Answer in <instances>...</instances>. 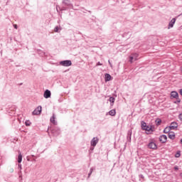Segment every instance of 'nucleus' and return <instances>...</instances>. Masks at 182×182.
Here are the masks:
<instances>
[{
    "label": "nucleus",
    "instance_id": "obj_1",
    "mask_svg": "<svg viewBox=\"0 0 182 182\" xmlns=\"http://www.w3.org/2000/svg\"><path fill=\"white\" fill-rule=\"evenodd\" d=\"M141 129L143 130H146V132H148L149 133L153 132L151 126H147V124L144 122H141Z\"/></svg>",
    "mask_w": 182,
    "mask_h": 182
},
{
    "label": "nucleus",
    "instance_id": "obj_2",
    "mask_svg": "<svg viewBox=\"0 0 182 182\" xmlns=\"http://www.w3.org/2000/svg\"><path fill=\"white\" fill-rule=\"evenodd\" d=\"M60 65L65 67L72 66V61L69 60H63L60 63Z\"/></svg>",
    "mask_w": 182,
    "mask_h": 182
},
{
    "label": "nucleus",
    "instance_id": "obj_3",
    "mask_svg": "<svg viewBox=\"0 0 182 182\" xmlns=\"http://www.w3.org/2000/svg\"><path fill=\"white\" fill-rule=\"evenodd\" d=\"M62 4L64 6H68V8H73V5L70 2V0H63Z\"/></svg>",
    "mask_w": 182,
    "mask_h": 182
},
{
    "label": "nucleus",
    "instance_id": "obj_4",
    "mask_svg": "<svg viewBox=\"0 0 182 182\" xmlns=\"http://www.w3.org/2000/svg\"><path fill=\"white\" fill-rule=\"evenodd\" d=\"M137 58H139V54H137V53L132 54L129 56V62H130V63H133V62H135V60H137Z\"/></svg>",
    "mask_w": 182,
    "mask_h": 182
},
{
    "label": "nucleus",
    "instance_id": "obj_5",
    "mask_svg": "<svg viewBox=\"0 0 182 182\" xmlns=\"http://www.w3.org/2000/svg\"><path fill=\"white\" fill-rule=\"evenodd\" d=\"M41 113H42V107L41 106H38L33 112V114L38 116V114H41Z\"/></svg>",
    "mask_w": 182,
    "mask_h": 182
},
{
    "label": "nucleus",
    "instance_id": "obj_6",
    "mask_svg": "<svg viewBox=\"0 0 182 182\" xmlns=\"http://www.w3.org/2000/svg\"><path fill=\"white\" fill-rule=\"evenodd\" d=\"M169 127H171V130H177V127H178V124H177V122H171Z\"/></svg>",
    "mask_w": 182,
    "mask_h": 182
},
{
    "label": "nucleus",
    "instance_id": "obj_7",
    "mask_svg": "<svg viewBox=\"0 0 182 182\" xmlns=\"http://www.w3.org/2000/svg\"><path fill=\"white\" fill-rule=\"evenodd\" d=\"M51 95L52 94L50 93V91L49 90H46L44 92L43 97H45V99H49V97H50Z\"/></svg>",
    "mask_w": 182,
    "mask_h": 182
},
{
    "label": "nucleus",
    "instance_id": "obj_8",
    "mask_svg": "<svg viewBox=\"0 0 182 182\" xmlns=\"http://www.w3.org/2000/svg\"><path fill=\"white\" fill-rule=\"evenodd\" d=\"M97 143H99V139L94 137L91 141V146H92V147H95L96 144H97Z\"/></svg>",
    "mask_w": 182,
    "mask_h": 182
},
{
    "label": "nucleus",
    "instance_id": "obj_9",
    "mask_svg": "<svg viewBox=\"0 0 182 182\" xmlns=\"http://www.w3.org/2000/svg\"><path fill=\"white\" fill-rule=\"evenodd\" d=\"M149 149H152L153 150H156L157 149V145L154 142H150L148 144Z\"/></svg>",
    "mask_w": 182,
    "mask_h": 182
},
{
    "label": "nucleus",
    "instance_id": "obj_10",
    "mask_svg": "<svg viewBox=\"0 0 182 182\" xmlns=\"http://www.w3.org/2000/svg\"><path fill=\"white\" fill-rule=\"evenodd\" d=\"M171 99H177L178 97V93L176 91H173L171 92Z\"/></svg>",
    "mask_w": 182,
    "mask_h": 182
},
{
    "label": "nucleus",
    "instance_id": "obj_11",
    "mask_svg": "<svg viewBox=\"0 0 182 182\" xmlns=\"http://www.w3.org/2000/svg\"><path fill=\"white\" fill-rule=\"evenodd\" d=\"M159 140H160L161 143H166V141H167V136L161 135L159 137Z\"/></svg>",
    "mask_w": 182,
    "mask_h": 182
},
{
    "label": "nucleus",
    "instance_id": "obj_12",
    "mask_svg": "<svg viewBox=\"0 0 182 182\" xmlns=\"http://www.w3.org/2000/svg\"><path fill=\"white\" fill-rule=\"evenodd\" d=\"M175 23H176V18H173L171 19V21L168 23V28H173Z\"/></svg>",
    "mask_w": 182,
    "mask_h": 182
},
{
    "label": "nucleus",
    "instance_id": "obj_13",
    "mask_svg": "<svg viewBox=\"0 0 182 182\" xmlns=\"http://www.w3.org/2000/svg\"><path fill=\"white\" fill-rule=\"evenodd\" d=\"M168 137L171 140H174L176 139V134H174V132H171L168 133Z\"/></svg>",
    "mask_w": 182,
    "mask_h": 182
},
{
    "label": "nucleus",
    "instance_id": "obj_14",
    "mask_svg": "<svg viewBox=\"0 0 182 182\" xmlns=\"http://www.w3.org/2000/svg\"><path fill=\"white\" fill-rule=\"evenodd\" d=\"M105 82H110V80H112V75H110V74H105Z\"/></svg>",
    "mask_w": 182,
    "mask_h": 182
},
{
    "label": "nucleus",
    "instance_id": "obj_15",
    "mask_svg": "<svg viewBox=\"0 0 182 182\" xmlns=\"http://www.w3.org/2000/svg\"><path fill=\"white\" fill-rule=\"evenodd\" d=\"M55 119L56 117H55V114H53L50 119V122L53 123V124H56V121L55 120Z\"/></svg>",
    "mask_w": 182,
    "mask_h": 182
},
{
    "label": "nucleus",
    "instance_id": "obj_16",
    "mask_svg": "<svg viewBox=\"0 0 182 182\" xmlns=\"http://www.w3.org/2000/svg\"><path fill=\"white\" fill-rule=\"evenodd\" d=\"M171 128L170 127H166L164 130V133L169 134L171 132Z\"/></svg>",
    "mask_w": 182,
    "mask_h": 182
},
{
    "label": "nucleus",
    "instance_id": "obj_17",
    "mask_svg": "<svg viewBox=\"0 0 182 182\" xmlns=\"http://www.w3.org/2000/svg\"><path fill=\"white\" fill-rule=\"evenodd\" d=\"M109 116H116V110L112 109L109 112Z\"/></svg>",
    "mask_w": 182,
    "mask_h": 182
},
{
    "label": "nucleus",
    "instance_id": "obj_18",
    "mask_svg": "<svg viewBox=\"0 0 182 182\" xmlns=\"http://www.w3.org/2000/svg\"><path fill=\"white\" fill-rule=\"evenodd\" d=\"M114 97H110L109 99V102H110L111 103V106H113V105H114Z\"/></svg>",
    "mask_w": 182,
    "mask_h": 182
},
{
    "label": "nucleus",
    "instance_id": "obj_19",
    "mask_svg": "<svg viewBox=\"0 0 182 182\" xmlns=\"http://www.w3.org/2000/svg\"><path fill=\"white\" fill-rule=\"evenodd\" d=\"M59 29H60V31H62V28H60V26H56V27H55V28H54V32H55V33H59Z\"/></svg>",
    "mask_w": 182,
    "mask_h": 182
},
{
    "label": "nucleus",
    "instance_id": "obj_20",
    "mask_svg": "<svg viewBox=\"0 0 182 182\" xmlns=\"http://www.w3.org/2000/svg\"><path fill=\"white\" fill-rule=\"evenodd\" d=\"M18 163H22V154L20 153L18 156Z\"/></svg>",
    "mask_w": 182,
    "mask_h": 182
},
{
    "label": "nucleus",
    "instance_id": "obj_21",
    "mask_svg": "<svg viewBox=\"0 0 182 182\" xmlns=\"http://www.w3.org/2000/svg\"><path fill=\"white\" fill-rule=\"evenodd\" d=\"M180 156H181V151H178L176 152V154H175V157H176V159H178V157H180Z\"/></svg>",
    "mask_w": 182,
    "mask_h": 182
},
{
    "label": "nucleus",
    "instance_id": "obj_22",
    "mask_svg": "<svg viewBox=\"0 0 182 182\" xmlns=\"http://www.w3.org/2000/svg\"><path fill=\"white\" fill-rule=\"evenodd\" d=\"M155 122L157 126H160V124H161V119H156Z\"/></svg>",
    "mask_w": 182,
    "mask_h": 182
},
{
    "label": "nucleus",
    "instance_id": "obj_23",
    "mask_svg": "<svg viewBox=\"0 0 182 182\" xmlns=\"http://www.w3.org/2000/svg\"><path fill=\"white\" fill-rule=\"evenodd\" d=\"M25 124H26V126H31V124H32V123L31 122V121L27 120L25 122Z\"/></svg>",
    "mask_w": 182,
    "mask_h": 182
},
{
    "label": "nucleus",
    "instance_id": "obj_24",
    "mask_svg": "<svg viewBox=\"0 0 182 182\" xmlns=\"http://www.w3.org/2000/svg\"><path fill=\"white\" fill-rule=\"evenodd\" d=\"M178 119L182 122V113L178 115Z\"/></svg>",
    "mask_w": 182,
    "mask_h": 182
},
{
    "label": "nucleus",
    "instance_id": "obj_25",
    "mask_svg": "<svg viewBox=\"0 0 182 182\" xmlns=\"http://www.w3.org/2000/svg\"><path fill=\"white\" fill-rule=\"evenodd\" d=\"M13 26H14V29H18V25L14 24Z\"/></svg>",
    "mask_w": 182,
    "mask_h": 182
},
{
    "label": "nucleus",
    "instance_id": "obj_26",
    "mask_svg": "<svg viewBox=\"0 0 182 182\" xmlns=\"http://www.w3.org/2000/svg\"><path fill=\"white\" fill-rule=\"evenodd\" d=\"M96 66H102V63H100V62H98L96 65Z\"/></svg>",
    "mask_w": 182,
    "mask_h": 182
},
{
    "label": "nucleus",
    "instance_id": "obj_27",
    "mask_svg": "<svg viewBox=\"0 0 182 182\" xmlns=\"http://www.w3.org/2000/svg\"><path fill=\"white\" fill-rule=\"evenodd\" d=\"M108 63L109 64L111 68H113V65H112V63H110V60H108Z\"/></svg>",
    "mask_w": 182,
    "mask_h": 182
},
{
    "label": "nucleus",
    "instance_id": "obj_28",
    "mask_svg": "<svg viewBox=\"0 0 182 182\" xmlns=\"http://www.w3.org/2000/svg\"><path fill=\"white\" fill-rule=\"evenodd\" d=\"M18 168H20V170H22V165L18 164Z\"/></svg>",
    "mask_w": 182,
    "mask_h": 182
},
{
    "label": "nucleus",
    "instance_id": "obj_29",
    "mask_svg": "<svg viewBox=\"0 0 182 182\" xmlns=\"http://www.w3.org/2000/svg\"><path fill=\"white\" fill-rule=\"evenodd\" d=\"M174 170H178V166H176L174 167Z\"/></svg>",
    "mask_w": 182,
    "mask_h": 182
},
{
    "label": "nucleus",
    "instance_id": "obj_30",
    "mask_svg": "<svg viewBox=\"0 0 182 182\" xmlns=\"http://www.w3.org/2000/svg\"><path fill=\"white\" fill-rule=\"evenodd\" d=\"M90 150H92V151L95 150V146L91 147Z\"/></svg>",
    "mask_w": 182,
    "mask_h": 182
},
{
    "label": "nucleus",
    "instance_id": "obj_31",
    "mask_svg": "<svg viewBox=\"0 0 182 182\" xmlns=\"http://www.w3.org/2000/svg\"><path fill=\"white\" fill-rule=\"evenodd\" d=\"M90 173H93V168H90Z\"/></svg>",
    "mask_w": 182,
    "mask_h": 182
},
{
    "label": "nucleus",
    "instance_id": "obj_32",
    "mask_svg": "<svg viewBox=\"0 0 182 182\" xmlns=\"http://www.w3.org/2000/svg\"><path fill=\"white\" fill-rule=\"evenodd\" d=\"M91 175H92V173L90 172L89 174H88V177H90Z\"/></svg>",
    "mask_w": 182,
    "mask_h": 182
},
{
    "label": "nucleus",
    "instance_id": "obj_33",
    "mask_svg": "<svg viewBox=\"0 0 182 182\" xmlns=\"http://www.w3.org/2000/svg\"><path fill=\"white\" fill-rule=\"evenodd\" d=\"M178 102H180V100H178Z\"/></svg>",
    "mask_w": 182,
    "mask_h": 182
}]
</instances>
